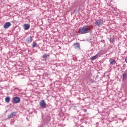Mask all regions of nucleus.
Listing matches in <instances>:
<instances>
[{
    "mask_svg": "<svg viewBox=\"0 0 127 127\" xmlns=\"http://www.w3.org/2000/svg\"><path fill=\"white\" fill-rule=\"evenodd\" d=\"M13 102L14 104H18V103L20 102V98L19 97H14L13 98Z\"/></svg>",
    "mask_w": 127,
    "mask_h": 127,
    "instance_id": "obj_4",
    "label": "nucleus"
},
{
    "mask_svg": "<svg viewBox=\"0 0 127 127\" xmlns=\"http://www.w3.org/2000/svg\"><path fill=\"white\" fill-rule=\"evenodd\" d=\"M32 46L33 48H34V47H36V46H37V44L36 43V42H33Z\"/></svg>",
    "mask_w": 127,
    "mask_h": 127,
    "instance_id": "obj_14",
    "label": "nucleus"
},
{
    "mask_svg": "<svg viewBox=\"0 0 127 127\" xmlns=\"http://www.w3.org/2000/svg\"><path fill=\"white\" fill-rule=\"evenodd\" d=\"M110 65H115L116 64V60L113 59H110L109 60Z\"/></svg>",
    "mask_w": 127,
    "mask_h": 127,
    "instance_id": "obj_7",
    "label": "nucleus"
},
{
    "mask_svg": "<svg viewBox=\"0 0 127 127\" xmlns=\"http://www.w3.org/2000/svg\"><path fill=\"white\" fill-rule=\"evenodd\" d=\"M74 48H80V44L79 43H75L74 44Z\"/></svg>",
    "mask_w": 127,
    "mask_h": 127,
    "instance_id": "obj_11",
    "label": "nucleus"
},
{
    "mask_svg": "<svg viewBox=\"0 0 127 127\" xmlns=\"http://www.w3.org/2000/svg\"><path fill=\"white\" fill-rule=\"evenodd\" d=\"M33 41V39H32V37L31 36L29 37L26 39V42L27 43H31V42H32Z\"/></svg>",
    "mask_w": 127,
    "mask_h": 127,
    "instance_id": "obj_6",
    "label": "nucleus"
},
{
    "mask_svg": "<svg viewBox=\"0 0 127 127\" xmlns=\"http://www.w3.org/2000/svg\"><path fill=\"white\" fill-rule=\"evenodd\" d=\"M40 107L43 109H46V103L44 100H41L39 103Z\"/></svg>",
    "mask_w": 127,
    "mask_h": 127,
    "instance_id": "obj_2",
    "label": "nucleus"
},
{
    "mask_svg": "<svg viewBox=\"0 0 127 127\" xmlns=\"http://www.w3.org/2000/svg\"><path fill=\"white\" fill-rule=\"evenodd\" d=\"M15 115H16V112H13L10 115H8V118L9 119H11V118H12V117H14Z\"/></svg>",
    "mask_w": 127,
    "mask_h": 127,
    "instance_id": "obj_9",
    "label": "nucleus"
},
{
    "mask_svg": "<svg viewBox=\"0 0 127 127\" xmlns=\"http://www.w3.org/2000/svg\"><path fill=\"white\" fill-rule=\"evenodd\" d=\"M98 56H99V53L97 55L92 57L91 58V60H96L97 59V57H98Z\"/></svg>",
    "mask_w": 127,
    "mask_h": 127,
    "instance_id": "obj_12",
    "label": "nucleus"
},
{
    "mask_svg": "<svg viewBox=\"0 0 127 127\" xmlns=\"http://www.w3.org/2000/svg\"><path fill=\"white\" fill-rule=\"evenodd\" d=\"M42 57L43 58H47V57H48V56L47 55V54H45L43 55Z\"/></svg>",
    "mask_w": 127,
    "mask_h": 127,
    "instance_id": "obj_15",
    "label": "nucleus"
},
{
    "mask_svg": "<svg viewBox=\"0 0 127 127\" xmlns=\"http://www.w3.org/2000/svg\"><path fill=\"white\" fill-rule=\"evenodd\" d=\"M10 101V98H9V97L7 96L5 98V101L6 102V103H9Z\"/></svg>",
    "mask_w": 127,
    "mask_h": 127,
    "instance_id": "obj_13",
    "label": "nucleus"
},
{
    "mask_svg": "<svg viewBox=\"0 0 127 127\" xmlns=\"http://www.w3.org/2000/svg\"><path fill=\"white\" fill-rule=\"evenodd\" d=\"M23 26L25 30H28V29H29V27H30V26H29V25L28 24H24Z\"/></svg>",
    "mask_w": 127,
    "mask_h": 127,
    "instance_id": "obj_8",
    "label": "nucleus"
},
{
    "mask_svg": "<svg viewBox=\"0 0 127 127\" xmlns=\"http://www.w3.org/2000/svg\"><path fill=\"white\" fill-rule=\"evenodd\" d=\"M10 26H11V23L9 22H7L3 25L4 28L6 29L9 28Z\"/></svg>",
    "mask_w": 127,
    "mask_h": 127,
    "instance_id": "obj_5",
    "label": "nucleus"
},
{
    "mask_svg": "<svg viewBox=\"0 0 127 127\" xmlns=\"http://www.w3.org/2000/svg\"><path fill=\"white\" fill-rule=\"evenodd\" d=\"M123 81H124V80H126V79H127V73L125 72L123 73Z\"/></svg>",
    "mask_w": 127,
    "mask_h": 127,
    "instance_id": "obj_10",
    "label": "nucleus"
},
{
    "mask_svg": "<svg viewBox=\"0 0 127 127\" xmlns=\"http://www.w3.org/2000/svg\"><path fill=\"white\" fill-rule=\"evenodd\" d=\"M110 41L111 43H113L114 42V38H111L110 39Z\"/></svg>",
    "mask_w": 127,
    "mask_h": 127,
    "instance_id": "obj_16",
    "label": "nucleus"
},
{
    "mask_svg": "<svg viewBox=\"0 0 127 127\" xmlns=\"http://www.w3.org/2000/svg\"><path fill=\"white\" fill-rule=\"evenodd\" d=\"M103 23H104V21L103 20H102V19H100V20H97L95 22V24L97 26H100V25H102Z\"/></svg>",
    "mask_w": 127,
    "mask_h": 127,
    "instance_id": "obj_3",
    "label": "nucleus"
},
{
    "mask_svg": "<svg viewBox=\"0 0 127 127\" xmlns=\"http://www.w3.org/2000/svg\"><path fill=\"white\" fill-rule=\"evenodd\" d=\"M91 31H92V28L90 26H83L78 29L79 34H86V33H89Z\"/></svg>",
    "mask_w": 127,
    "mask_h": 127,
    "instance_id": "obj_1",
    "label": "nucleus"
}]
</instances>
